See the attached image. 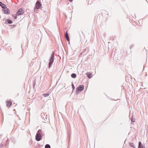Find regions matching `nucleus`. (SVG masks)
Returning <instances> with one entry per match:
<instances>
[{"label": "nucleus", "instance_id": "1", "mask_svg": "<svg viewBox=\"0 0 148 148\" xmlns=\"http://www.w3.org/2000/svg\"><path fill=\"white\" fill-rule=\"evenodd\" d=\"M24 13V11L22 8H20L19 9L16 13V15L18 16L21 15L22 14Z\"/></svg>", "mask_w": 148, "mask_h": 148}, {"label": "nucleus", "instance_id": "2", "mask_svg": "<svg viewBox=\"0 0 148 148\" xmlns=\"http://www.w3.org/2000/svg\"><path fill=\"white\" fill-rule=\"evenodd\" d=\"M41 6V5L39 1H37L36 3L35 9H39Z\"/></svg>", "mask_w": 148, "mask_h": 148}, {"label": "nucleus", "instance_id": "3", "mask_svg": "<svg viewBox=\"0 0 148 148\" xmlns=\"http://www.w3.org/2000/svg\"><path fill=\"white\" fill-rule=\"evenodd\" d=\"M41 136L40 134L37 133L36 136V140L39 141L41 140Z\"/></svg>", "mask_w": 148, "mask_h": 148}, {"label": "nucleus", "instance_id": "4", "mask_svg": "<svg viewBox=\"0 0 148 148\" xmlns=\"http://www.w3.org/2000/svg\"><path fill=\"white\" fill-rule=\"evenodd\" d=\"M84 86L83 85H81L79 86L77 89L76 90H77L78 91H81L84 90Z\"/></svg>", "mask_w": 148, "mask_h": 148}, {"label": "nucleus", "instance_id": "5", "mask_svg": "<svg viewBox=\"0 0 148 148\" xmlns=\"http://www.w3.org/2000/svg\"><path fill=\"white\" fill-rule=\"evenodd\" d=\"M6 106L7 107H9L12 105V102L11 101H7L6 102Z\"/></svg>", "mask_w": 148, "mask_h": 148}, {"label": "nucleus", "instance_id": "6", "mask_svg": "<svg viewBox=\"0 0 148 148\" xmlns=\"http://www.w3.org/2000/svg\"><path fill=\"white\" fill-rule=\"evenodd\" d=\"M54 52H53L51 54V58H50V61H52L53 62L54 58Z\"/></svg>", "mask_w": 148, "mask_h": 148}, {"label": "nucleus", "instance_id": "7", "mask_svg": "<svg viewBox=\"0 0 148 148\" xmlns=\"http://www.w3.org/2000/svg\"><path fill=\"white\" fill-rule=\"evenodd\" d=\"M4 9H5L4 10V12L5 14H9L10 13V11L7 8H5Z\"/></svg>", "mask_w": 148, "mask_h": 148}, {"label": "nucleus", "instance_id": "8", "mask_svg": "<svg viewBox=\"0 0 148 148\" xmlns=\"http://www.w3.org/2000/svg\"><path fill=\"white\" fill-rule=\"evenodd\" d=\"M86 75H87V77L89 78H91L92 76V73H90V72L87 73H86Z\"/></svg>", "mask_w": 148, "mask_h": 148}, {"label": "nucleus", "instance_id": "9", "mask_svg": "<svg viewBox=\"0 0 148 148\" xmlns=\"http://www.w3.org/2000/svg\"><path fill=\"white\" fill-rule=\"evenodd\" d=\"M0 5L2 7L3 9H5L6 8V5L2 3L1 2H0Z\"/></svg>", "mask_w": 148, "mask_h": 148}, {"label": "nucleus", "instance_id": "10", "mask_svg": "<svg viewBox=\"0 0 148 148\" xmlns=\"http://www.w3.org/2000/svg\"><path fill=\"white\" fill-rule=\"evenodd\" d=\"M65 37L66 38V39L68 41H69V38L68 37V35L67 33V31L66 33L65 34Z\"/></svg>", "mask_w": 148, "mask_h": 148}, {"label": "nucleus", "instance_id": "11", "mask_svg": "<svg viewBox=\"0 0 148 148\" xmlns=\"http://www.w3.org/2000/svg\"><path fill=\"white\" fill-rule=\"evenodd\" d=\"M71 76L73 78H75L76 77V75L75 73H73L71 74Z\"/></svg>", "mask_w": 148, "mask_h": 148}, {"label": "nucleus", "instance_id": "12", "mask_svg": "<svg viewBox=\"0 0 148 148\" xmlns=\"http://www.w3.org/2000/svg\"><path fill=\"white\" fill-rule=\"evenodd\" d=\"M130 146L131 147H133L134 148H135V146L134 145V144L133 143H130Z\"/></svg>", "mask_w": 148, "mask_h": 148}, {"label": "nucleus", "instance_id": "13", "mask_svg": "<svg viewBox=\"0 0 148 148\" xmlns=\"http://www.w3.org/2000/svg\"><path fill=\"white\" fill-rule=\"evenodd\" d=\"M53 62L49 61V67L50 68V66L52 64Z\"/></svg>", "mask_w": 148, "mask_h": 148}, {"label": "nucleus", "instance_id": "14", "mask_svg": "<svg viewBox=\"0 0 148 148\" xmlns=\"http://www.w3.org/2000/svg\"><path fill=\"white\" fill-rule=\"evenodd\" d=\"M43 96L44 97H48L49 95V94H43Z\"/></svg>", "mask_w": 148, "mask_h": 148}, {"label": "nucleus", "instance_id": "15", "mask_svg": "<svg viewBox=\"0 0 148 148\" xmlns=\"http://www.w3.org/2000/svg\"><path fill=\"white\" fill-rule=\"evenodd\" d=\"M45 148H50V146L49 145L47 144L45 146Z\"/></svg>", "mask_w": 148, "mask_h": 148}, {"label": "nucleus", "instance_id": "16", "mask_svg": "<svg viewBox=\"0 0 148 148\" xmlns=\"http://www.w3.org/2000/svg\"><path fill=\"white\" fill-rule=\"evenodd\" d=\"M138 145H139L138 148H140V147H142V146H141V142H139Z\"/></svg>", "mask_w": 148, "mask_h": 148}, {"label": "nucleus", "instance_id": "17", "mask_svg": "<svg viewBox=\"0 0 148 148\" xmlns=\"http://www.w3.org/2000/svg\"><path fill=\"white\" fill-rule=\"evenodd\" d=\"M17 18V16H14V19H16Z\"/></svg>", "mask_w": 148, "mask_h": 148}, {"label": "nucleus", "instance_id": "18", "mask_svg": "<svg viewBox=\"0 0 148 148\" xmlns=\"http://www.w3.org/2000/svg\"><path fill=\"white\" fill-rule=\"evenodd\" d=\"M70 2H71L73 1V0H69Z\"/></svg>", "mask_w": 148, "mask_h": 148}, {"label": "nucleus", "instance_id": "19", "mask_svg": "<svg viewBox=\"0 0 148 148\" xmlns=\"http://www.w3.org/2000/svg\"><path fill=\"white\" fill-rule=\"evenodd\" d=\"M72 87L74 86V85H73V84H72Z\"/></svg>", "mask_w": 148, "mask_h": 148}]
</instances>
